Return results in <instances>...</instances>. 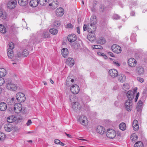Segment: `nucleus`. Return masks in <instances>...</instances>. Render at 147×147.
<instances>
[{
  "label": "nucleus",
  "instance_id": "nucleus-10",
  "mask_svg": "<svg viewBox=\"0 0 147 147\" xmlns=\"http://www.w3.org/2000/svg\"><path fill=\"white\" fill-rule=\"evenodd\" d=\"M113 51L116 53H119L121 51V48L117 45H113L111 47Z\"/></svg>",
  "mask_w": 147,
  "mask_h": 147
},
{
  "label": "nucleus",
  "instance_id": "nucleus-4",
  "mask_svg": "<svg viewBox=\"0 0 147 147\" xmlns=\"http://www.w3.org/2000/svg\"><path fill=\"white\" fill-rule=\"evenodd\" d=\"M125 108L128 111H130L133 107V104L132 101H130L129 100H126L125 103Z\"/></svg>",
  "mask_w": 147,
  "mask_h": 147
},
{
  "label": "nucleus",
  "instance_id": "nucleus-44",
  "mask_svg": "<svg viewBox=\"0 0 147 147\" xmlns=\"http://www.w3.org/2000/svg\"><path fill=\"white\" fill-rule=\"evenodd\" d=\"M138 138L137 136L135 134H132L131 135L130 138L133 141H135Z\"/></svg>",
  "mask_w": 147,
  "mask_h": 147
},
{
  "label": "nucleus",
  "instance_id": "nucleus-29",
  "mask_svg": "<svg viewBox=\"0 0 147 147\" xmlns=\"http://www.w3.org/2000/svg\"><path fill=\"white\" fill-rule=\"evenodd\" d=\"M69 99L71 103V104L76 102V97L74 95H71L69 96Z\"/></svg>",
  "mask_w": 147,
  "mask_h": 147
},
{
  "label": "nucleus",
  "instance_id": "nucleus-48",
  "mask_svg": "<svg viewBox=\"0 0 147 147\" xmlns=\"http://www.w3.org/2000/svg\"><path fill=\"white\" fill-rule=\"evenodd\" d=\"M105 9L103 5H101L100 6L99 10L100 11L103 12L105 11Z\"/></svg>",
  "mask_w": 147,
  "mask_h": 147
},
{
  "label": "nucleus",
  "instance_id": "nucleus-42",
  "mask_svg": "<svg viewBox=\"0 0 147 147\" xmlns=\"http://www.w3.org/2000/svg\"><path fill=\"white\" fill-rule=\"evenodd\" d=\"M5 138V135L3 133L0 132V141H2Z\"/></svg>",
  "mask_w": 147,
  "mask_h": 147
},
{
  "label": "nucleus",
  "instance_id": "nucleus-25",
  "mask_svg": "<svg viewBox=\"0 0 147 147\" xmlns=\"http://www.w3.org/2000/svg\"><path fill=\"white\" fill-rule=\"evenodd\" d=\"M19 4L22 6L26 5L28 3V0H18Z\"/></svg>",
  "mask_w": 147,
  "mask_h": 147
},
{
  "label": "nucleus",
  "instance_id": "nucleus-20",
  "mask_svg": "<svg viewBox=\"0 0 147 147\" xmlns=\"http://www.w3.org/2000/svg\"><path fill=\"white\" fill-rule=\"evenodd\" d=\"M4 129L7 132H10L13 129V126L11 124L9 123L4 126Z\"/></svg>",
  "mask_w": 147,
  "mask_h": 147
},
{
  "label": "nucleus",
  "instance_id": "nucleus-57",
  "mask_svg": "<svg viewBox=\"0 0 147 147\" xmlns=\"http://www.w3.org/2000/svg\"><path fill=\"white\" fill-rule=\"evenodd\" d=\"M137 3L136 1H134L132 2L131 3V6L130 7H132L133 5L135 6L137 5Z\"/></svg>",
  "mask_w": 147,
  "mask_h": 147
},
{
  "label": "nucleus",
  "instance_id": "nucleus-50",
  "mask_svg": "<svg viewBox=\"0 0 147 147\" xmlns=\"http://www.w3.org/2000/svg\"><path fill=\"white\" fill-rule=\"evenodd\" d=\"M133 127L138 125V123L137 120H134L133 122Z\"/></svg>",
  "mask_w": 147,
  "mask_h": 147
},
{
  "label": "nucleus",
  "instance_id": "nucleus-21",
  "mask_svg": "<svg viewBox=\"0 0 147 147\" xmlns=\"http://www.w3.org/2000/svg\"><path fill=\"white\" fill-rule=\"evenodd\" d=\"M118 78L120 82H123L125 81L126 76L123 74H120L118 75Z\"/></svg>",
  "mask_w": 147,
  "mask_h": 147
},
{
  "label": "nucleus",
  "instance_id": "nucleus-26",
  "mask_svg": "<svg viewBox=\"0 0 147 147\" xmlns=\"http://www.w3.org/2000/svg\"><path fill=\"white\" fill-rule=\"evenodd\" d=\"M16 118L13 116L8 117L7 118V121L9 123H12L14 122L16 120Z\"/></svg>",
  "mask_w": 147,
  "mask_h": 147
},
{
  "label": "nucleus",
  "instance_id": "nucleus-49",
  "mask_svg": "<svg viewBox=\"0 0 147 147\" xmlns=\"http://www.w3.org/2000/svg\"><path fill=\"white\" fill-rule=\"evenodd\" d=\"M3 69V71H4L5 73L3 71H0V77L2 78L5 76L6 73L5 70H4Z\"/></svg>",
  "mask_w": 147,
  "mask_h": 147
},
{
  "label": "nucleus",
  "instance_id": "nucleus-60",
  "mask_svg": "<svg viewBox=\"0 0 147 147\" xmlns=\"http://www.w3.org/2000/svg\"><path fill=\"white\" fill-rule=\"evenodd\" d=\"M113 64L117 66H119L120 65V64L117 61H113Z\"/></svg>",
  "mask_w": 147,
  "mask_h": 147
},
{
  "label": "nucleus",
  "instance_id": "nucleus-59",
  "mask_svg": "<svg viewBox=\"0 0 147 147\" xmlns=\"http://www.w3.org/2000/svg\"><path fill=\"white\" fill-rule=\"evenodd\" d=\"M142 102L141 100H140L139 101L138 103L137 104V106H140L141 107H142Z\"/></svg>",
  "mask_w": 147,
  "mask_h": 147
},
{
  "label": "nucleus",
  "instance_id": "nucleus-8",
  "mask_svg": "<svg viewBox=\"0 0 147 147\" xmlns=\"http://www.w3.org/2000/svg\"><path fill=\"white\" fill-rule=\"evenodd\" d=\"M79 122L84 125H86L87 124L88 120L86 117L84 115L81 116L79 118Z\"/></svg>",
  "mask_w": 147,
  "mask_h": 147
},
{
  "label": "nucleus",
  "instance_id": "nucleus-28",
  "mask_svg": "<svg viewBox=\"0 0 147 147\" xmlns=\"http://www.w3.org/2000/svg\"><path fill=\"white\" fill-rule=\"evenodd\" d=\"M137 71L138 72L139 75L142 74L144 73V69L143 67H137Z\"/></svg>",
  "mask_w": 147,
  "mask_h": 147
},
{
  "label": "nucleus",
  "instance_id": "nucleus-54",
  "mask_svg": "<svg viewBox=\"0 0 147 147\" xmlns=\"http://www.w3.org/2000/svg\"><path fill=\"white\" fill-rule=\"evenodd\" d=\"M5 81L4 79L1 77H0V86L3 85Z\"/></svg>",
  "mask_w": 147,
  "mask_h": 147
},
{
  "label": "nucleus",
  "instance_id": "nucleus-34",
  "mask_svg": "<svg viewBox=\"0 0 147 147\" xmlns=\"http://www.w3.org/2000/svg\"><path fill=\"white\" fill-rule=\"evenodd\" d=\"M0 32L2 33H5L6 32V29L3 25H0Z\"/></svg>",
  "mask_w": 147,
  "mask_h": 147
},
{
  "label": "nucleus",
  "instance_id": "nucleus-22",
  "mask_svg": "<svg viewBox=\"0 0 147 147\" xmlns=\"http://www.w3.org/2000/svg\"><path fill=\"white\" fill-rule=\"evenodd\" d=\"M39 2L38 0H31L30 2V5L32 7H36L38 5Z\"/></svg>",
  "mask_w": 147,
  "mask_h": 147
},
{
  "label": "nucleus",
  "instance_id": "nucleus-56",
  "mask_svg": "<svg viewBox=\"0 0 147 147\" xmlns=\"http://www.w3.org/2000/svg\"><path fill=\"white\" fill-rule=\"evenodd\" d=\"M137 79L138 81L141 83L143 82L144 81V80L143 78L140 77H137Z\"/></svg>",
  "mask_w": 147,
  "mask_h": 147
},
{
  "label": "nucleus",
  "instance_id": "nucleus-24",
  "mask_svg": "<svg viewBox=\"0 0 147 147\" xmlns=\"http://www.w3.org/2000/svg\"><path fill=\"white\" fill-rule=\"evenodd\" d=\"M62 55L64 57H66L67 55L68 54V49L66 48H63L61 51Z\"/></svg>",
  "mask_w": 147,
  "mask_h": 147
},
{
  "label": "nucleus",
  "instance_id": "nucleus-47",
  "mask_svg": "<svg viewBox=\"0 0 147 147\" xmlns=\"http://www.w3.org/2000/svg\"><path fill=\"white\" fill-rule=\"evenodd\" d=\"M7 102L8 104L9 105H11L14 104L13 103V102L11 100L10 98H8L7 99Z\"/></svg>",
  "mask_w": 147,
  "mask_h": 147
},
{
  "label": "nucleus",
  "instance_id": "nucleus-38",
  "mask_svg": "<svg viewBox=\"0 0 147 147\" xmlns=\"http://www.w3.org/2000/svg\"><path fill=\"white\" fill-rule=\"evenodd\" d=\"M49 0H39L40 4L44 6L47 3Z\"/></svg>",
  "mask_w": 147,
  "mask_h": 147
},
{
  "label": "nucleus",
  "instance_id": "nucleus-15",
  "mask_svg": "<svg viewBox=\"0 0 147 147\" xmlns=\"http://www.w3.org/2000/svg\"><path fill=\"white\" fill-rule=\"evenodd\" d=\"M129 65L131 67H134L137 64L136 60L133 58H130L128 61Z\"/></svg>",
  "mask_w": 147,
  "mask_h": 147
},
{
  "label": "nucleus",
  "instance_id": "nucleus-40",
  "mask_svg": "<svg viewBox=\"0 0 147 147\" xmlns=\"http://www.w3.org/2000/svg\"><path fill=\"white\" fill-rule=\"evenodd\" d=\"M93 49H103L102 47L99 45H94L92 46Z\"/></svg>",
  "mask_w": 147,
  "mask_h": 147
},
{
  "label": "nucleus",
  "instance_id": "nucleus-31",
  "mask_svg": "<svg viewBox=\"0 0 147 147\" xmlns=\"http://www.w3.org/2000/svg\"><path fill=\"white\" fill-rule=\"evenodd\" d=\"M143 143L140 141L136 142L134 144V147H143Z\"/></svg>",
  "mask_w": 147,
  "mask_h": 147
},
{
  "label": "nucleus",
  "instance_id": "nucleus-41",
  "mask_svg": "<svg viewBox=\"0 0 147 147\" xmlns=\"http://www.w3.org/2000/svg\"><path fill=\"white\" fill-rule=\"evenodd\" d=\"M53 3V8L55 9V7H58L59 2L57 0H54Z\"/></svg>",
  "mask_w": 147,
  "mask_h": 147
},
{
  "label": "nucleus",
  "instance_id": "nucleus-55",
  "mask_svg": "<svg viewBox=\"0 0 147 147\" xmlns=\"http://www.w3.org/2000/svg\"><path fill=\"white\" fill-rule=\"evenodd\" d=\"M142 107H141L140 106H137V107H136V109H137V111L138 112H141L142 111Z\"/></svg>",
  "mask_w": 147,
  "mask_h": 147
},
{
  "label": "nucleus",
  "instance_id": "nucleus-64",
  "mask_svg": "<svg viewBox=\"0 0 147 147\" xmlns=\"http://www.w3.org/2000/svg\"><path fill=\"white\" fill-rule=\"evenodd\" d=\"M97 54L99 56H103V55H104V53H101L99 52H97Z\"/></svg>",
  "mask_w": 147,
  "mask_h": 147
},
{
  "label": "nucleus",
  "instance_id": "nucleus-37",
  "mask_svg": "<svg viewBox=\"0 0 147 147\" xmlns=\"http://www.w3.org/2000/svg\"><path fill=\"white\" fill-rule=\"evenodd\" d=\"M43 37L46 38L49 37V34L47 31H45L42 34Z\"/></svg>",
  "mask_w": 147,
  "mask_h": 147
},
{
  "label": "nucleus",
  "instance_id": "nucleus-33",
  "mask_svg": "<svg viewBox=\"0 0 147 147\" xmlns=\"http://www.w3.org/2000/svg\"><path fill=\"white\" fill-rule=\"evenodd\" d=\"M97 42L98 43L101 45H103L105 42V40L104 38L101 37L98 39Z\"/></svg>",
  "mask_w": 147,
  "mask_h": 147
},
{
  "label": "nucleus",
  "instance_id": "nucleus-36",
  "mask_svg": "<svg viewBox=\"0 0 147 147\" xmlns=\"http://www.w3.org/2000/svg\"><path fill=\"white\" fill-rule=\"evenodd\" d=\"M49 32L53 35L56 34L58 33V30L54 28H51L49 30Z\"/></svg>",
  "mask_w": 147,
  "mask_h": 147
},
{
  "label": "nucleus",
  "instance_id": "nucleus-58",
  "mask_svg": "<svg viewBox=\"0 0 147 147\" xmlns=\"http://www.w3.org/2000/svg\"><path fill=\"white\" fill-rule=\"evenodd\" d=\"M73 27L72 24H67L66 26V27L67 28H71Z\"/></svg>",
  "mask_w": 147,
  "mask_h": 147
},
{
  "label": "nucleus",
  "instance_id": "nucleus-13",
  "mask_svg": "<svg viewBox=\"0 0 147 147\" xmlns=\"http://www.w3.org/2000/svg\"><path fill=\"white\" fill-rule=\"evenodd\" d=\"M135 93L131 90L128 91L127 93V96L128 98L127 100L132 101V100L134 96Z\"/></svg>",
  "mask_w": 147,
  "mask_h": 147
},
{
  "label": "nucleus",
  "instance_id": "nucleus-18",
  "mask_svg": "<svg viewBox=\"0 0 147 147\" xmlns=\"http://www.w3.org/2000/svg\"><path fill=\"white\" fill-rule=\"evenodd\" d=\"M66 64L70 66H73L74 64V59L71 58H68L67 60L66 61Z\"/></svg>",
  "mask_w": 147,
  "mask_h": 147
},
{
  "label": "nucleus",
  "instance_id": "nucleus-3",
  "mask_svg": "<svg viewBox=\"0 0 147 147\" xmlns=\"http://www.w3.org/2000/svg\"><path fill=\"white\" fill-rule=\"evenodd\" d=\"M16 98L18 101L20 102H24L26 100L24 94L21 92L17 94L16 95Z\"/></svg>",
  "mask_w": 147,
  "mask_h": 147
},
{
  "label": "nucleus",
  "instance_id": "nucleus-35",
  "mask_svg": "<svg viewBox=\"0 0 147 147\" xmlns=\"http://www.w3.org/2000/svg\"><path fill=\"white\" fill-rule=\"evenodd\" d=\"M90 25L89 24H88V25H87L86 24H84L83 26L84 30L86 31L87 30L88 32H89L90 31V29H91V28H90Z\"/></svg>",
  "mask_w": 147,
  "mask_h": 147
},
{
  "label": "nucleus",
  "instance_id": "nucleus-16",
  "mask_svg": "<svg viewBox=\"0 0 147 147\" xmlns=\"http://www.w3.org/2000/svg\"><path fill=\"white\" fill-rule=\"evenodd\" d=\"M72 105L73 108L76 110H80L81 108V106L78 102H75Z\"/></svg>",
  "mask_w": 147,
  "mask_h": 147
},
{
  "label": "nucleus",
  "instance_id": "nucleus-32",
  "mask_svg": "<svg viewBox=\"0 0 147 147\" xmlns=\"http://www.w3.org/2000/svg\"><path fill=\"white\" fill-rule=\"evenodd\" d=\"M7 54L9 57L12 59L13 57V52L12 50H7Z\"/></svg>",
  "mask_w": 147,
  "mask_h": 147
},
{
  "label": "nucleus",
  "instance_id": "nucleus-1",
  "mask_svg": "<svg viewBox=\"0 0 147 147\" xmlns=\"http://www.w3.org/2000/svg\"><path fill=\"white\" fill-rule=\"evenodd\" d=\"M106 134L108 138L113 139L116 136V133L114 129H107Z\"/></svg>",
  "mask_w": 147,
  "mask_h": 147
},
{
  "label": "nucleus",
  "instance_id": "nucleus-11",
  "mask_svg": "<svg viewBox=\"0 0 147 147\" xmlns=\"http://www.w3.org/2000/svg\"><path fill=\"white\" fill-rule=\"evenodd\" d=\"M17 3V2L16 0H11L8 3L7 5L9 8L12 9L16 7Z\"/></svg>",
  "mask_w": 147,
  "mask_h": 147
},
{
  "label": "nucleus",
  "instance_id": "nucleus-2",
  "mask_svg": "<svg viewBox=\"0 0 147 147\" xmlns=\"http://www.w3.org/2000/svg\"><path fill=\"white\" fill-rule=\"evenodd\" d=\"M97 22L96 17L95 15H92L90 18V23L89 24L90 26L92 28L93 30H95L96 27L95 26Z\"/></svg>",
  "mask_w": 147,
  "mask_h": 147
},
{
  "label": "nucleus",
  "instance_id": "nucleus-12",
  "mask_svg": "<svg viewBox=\"0 0 147 147\" xmlns=\"http://www.w3.org/2000/svg\"><path fill=\"white\" fill-rule=\"evenodd\" d=\"M109 73L110 75L113 78H115L118 76V72L115 69H111L109 70Z\"/></svg>",
  "mask_w": 147,
  "mask_h": 147
},
{
  "label": "nucleus",
  "instance_id": "nucleus-51",
  "mask_svg": "<svg viewBox=\"0 0 147 147\" xmlns=\"http://www.w3.org/2000/svg\"><path fill=\"white\" fill-rule=\"evenodd\" d=\"M133 127L138 125V123L137 120H134L133 122Z\"/></svg>",
  "mask_w": 147,
  "mask_h": 147
},
{
  "label": "nucleus",
  "instance_id": "nucleus-5",
  "mask_svg": "<svg viewBox=\"0 0 147 147\" xmlns=\"http://www.w3.org/2000/svg\"><path fill=\"white\" fill-rule=\"evenodd\" d=\"M92 31V30H90L89 32L88 35L87 36V37L88 40L90 42H93L94 41L96 38L95 35L94 33V30Z\"/></svg>",
  "mask_w": 147,
  "mask_h": 147
},
{
  "label": "nucleus",
  "instance_id": "nucleus-23",
  "mask_svg": "<svg viewBox=\"0 0 147 147\" xmlns=\"http://www.w3.org/2000/svg\"><path fill=\"white\" fill-rule=\"evenodd\" d=\"M7 108V105L4 102L0 103V110L2 111H5Z\"/></svg>",
  "mask_w": 147,
  "mask_h": 147
},
{
  "label": "nucleus",
  "instance_id": "nucleus-61",
  "mask_svg": "<svg viewBox=\"0 0 147 147\" xmlns=\"http://www.w3.org/2000/svg\"><path fill=\"white\" fill-rule=\"evenodd\" d=\"M32 121L30 119H29L27 122L26 124L27 126H29L32 123Z\"/></svg>",
  "mask_w": 147,
  "mask_h": 147
},
{
  "label": "nucleus",
  "instance_id": "nucleus-6",
  "mask_svg": "<svg viewBox=\"0 0 147 147\" xmlns=\"http://www.w3.org/2000/svg\"><path fill=\"white\" fill-rule=\"evenodd\" d=\"M22 109V105L19 103H17L15 104L13 108L14 111L17 113H20Z\"/></svg>",
  "mask_w": 147,
  "mask_h": 147
},
{
  "label": "nucleus",
  "instance_id": "nucleus-53",
  "mask_svg": "<svg viewBox=\"0 0 147 147\" xmlns=\"http://www.w3.org/2000/svg\"><path fill=\"white\" fill-rule=\"evenodd\" d=\"M60 22L58 21H55L54 23V25L56 27L59 26L60 25Z\"/></svg>",
  "mask_w": 147,
  "mask_h": 147
},
{
  "label": "nucleus",
  "instance_id": "nucleus-46",
  "mask_svg": "<svg viewBox=\"0 0 147 147\" xmlns=\"http://www.w3.org/2000/svg\"><path fill=\"white\" fill-rule=\"evenodd\" d=\"M120 18V17L117 14H114L113 15L112 17V18L113 19L117 20L119 19Z\"/></svg>",
  "mask_w": 147,
  "mask_h": 147
},
{
  "label": "nucleus",
  "instance_id": "nucleus-43",
  "mask_svg": "<svg viewBox=\"0 0 147 147\" xmlns=\"http://www.w3.org/2000/svg\"><path fill=\"white\" fill-rule=\"evenodd\" d=\"M129 86L127 84H124L123 85V88L125 90L129 89Z\"/></svg>",
  "mask_w": 147,
  "mask_h": 147
},
{
  "label": "nucleus",
  "instance_id": "nucleus-52",
  "mask_svg": "<svg viewBox=\"0 0 147 147\" xmlns=\"http://www.w3.org/2000/svg\"><path fill=\"white\" fill-rule=\"evenodd\" d=\"M22 54H21V53L20 52L18 53L16 55V60H19V58L20 57L22 56Z\"/></svg>",
  "mask_w": 147,
  "mask_h": 147
},
{
  "label": "nucleus",
  "instance_id": "nucleus-9",
  "mask_svg": "<svg viewBox=\"0 0 147 147\" xmlns=\"http://www.w3.org/2000/svg\"><path fill=\"white\" fill-rule=\"evenodd\" d=\"M70 90L73 94H77L79 92V87L76 84L74 85L71 87Z\"/></svg>",
  "mask_w": 147,
  "mask_h": 147
},
{
  "label": "nucleus",
  "instance_id": "nucleus-19",
  "mask_svg": "<svg viewBox=\"0 0 147 147\" xmlns=\"http://www.w3.org/2000/svg\"><path fill=\"white\" fill-rule=\"evenodd\" d=\"M96 129L97 132L101 135H102L105 132V129L102 126H97Z\"/></svg>",
  "mask_w": 147,
  "mask_h": 147
},
{
  "label": "nucleus",
  "instance_id": "nucleus-27",
  "mask_svg": "<svg viewBox=\"0 0 147 147\" xmlns=\"http://www.w3.org/2000/svg\"><path fill=\"white\" fill-rule=\"evenodd\" d=\"M6 14L0 9V20L4 19L6 17Z\"/></svg>",
  "mask_w": 147,
  "mask_h": 147
},
{
  "label": "nucleus",
  "instance_id": "nucleus-63",
  "mask_svg": "<svg viewBox=\"0 0 147 147\" xmlns=\"http://www.w3.org/2000/svg\"><path fill=\"white\" fill-rule=\"evenodd\" d=\"M54 142L55 144H58L60 142V141L58 139H55L54 141Z\"/></svg>",
  "mask_w": 147,
  "mask_h": 147
},
{
  "label": "nucleus",
  "instance_id": "nucleus-7",
  "mask_svg": "<svg viewBox=\"0 0 147 147\" xmlns=\"http://www.w3.org/2000/svg\"><path fill=\"white\" fill-rule=\"evenodd\" d=\"M7 88L9 90L15 91L16 90L17 87L16 85L11 82H8L7 84Z\"/></svg>",
  "mask_w": 147,
  "mask_h": 147
},
{
  "label": "nucleus",
  "instance_id": "nucleus-39",
  "mask_svg": "<svg viewBox=\"0 0 147 147\" xmlns=\"http://www.w3.org/2000/svg\"><path fill=\"white\" fill-rule=\"evenodd\" d=\"M14 44L12 42H10L9 43V48L7 49V50H13V49L14 48Z\"/></svg>",
  "mask_w": 147,
  "mask_h": 147
},
{
  "label": "nucleus",
  "instance_id": "nucleus-30",
  "mask_svg": "<svg viewBox=\"0 0 147 147\" xmlns=\"http://www.w3.org/2000/svg\"><path fill=\"white\" fill-rule=\"evenodd\" d=\"M119 129L122 131L125 130L126 129V126L125 123H122L119 125Z\"/></svg>",
  "mask_w": 147,
  "mask_h": 147
},
{
  "label": "nucleus",
  "instance_id": "nucleus-45",
  "mask_svg": "<svg viewBox=\"0 0 147 147\" xmlns=\"http://www.w3.org/2000/svg\"><path fill=\"white\" fill-rule=\"evenodd\" d=\"M28 50L25 49L23 51V52L22 53V55L24 57H26L28 55Z\"/></svg>",
  "mask_w": 147,
  "mask_h": 147
},
{
  "label": "nucleus",
  "instance_id": "nucleus-62",
  "mask_svg": "<svg viewBox=\"0 0 147 147\" xmlns=\"http://www.w3.org/2000/svg\"><path fill=\"white\" fill-rule=\"evenodd\" d=\"M135 131H137L139 129L138 125H137V126H135L134 127H133Z\"/></svg>",
  "mask_w": 147,
  "mask_h": 147
},
{
  "label": "nucleus",
  "instance_id": "nucleus-14",
  "mask_svg": "<svg viewBox=\"0 0 147 147\" xmlns=\"http://www.w3.org/2000/svg\"><path fill=\"white\" fill-rule=\"evenodd\" d=\"M64 10L63 8L59 7L55 11V13L57 16L61 17L64 14Z\"/></svg>",
  "mask_w": 147,
  "mask_h": 147
},
{
  "label": "nucleus",
  "instance_id": "nucleus-17",
  "mask_svg": "<svg viewBox=\"0 0 147 147\" xmlns=\"http://www.w3.org/2000/svg\"><path fill=\"white\" fill-rule=\"evenodd\" d=\"M76 40V36L74 34L69 35L67 37L68 40L71 42H74Z\"/></svg>",
  "mask_w": 147,
  "mask_h": 147
}]
</instances>
